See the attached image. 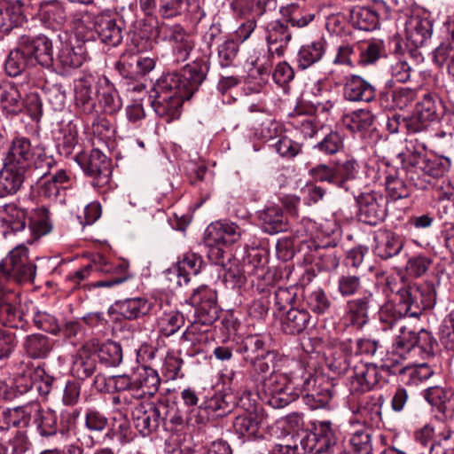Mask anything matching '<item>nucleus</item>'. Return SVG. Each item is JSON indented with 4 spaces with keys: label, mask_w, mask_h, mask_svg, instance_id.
I'll return each mask as SVG.
<instances>
[{
    "label": "nucleus",
    "mask_w": 454,
    "mask_h": 454,
    "mask_svg": "<svg viewBox=\"0 0 454 454\" xmlns=\"http://www.w3.org/2000/svg\"><path fill=\"white\" fill-rule=\"evenodd\" d=\"M85 55L82 47H74L68 44L63 45L54 59V66L63 73L77 68L82 65Z\"/></svg>",
    "instance_id": "nucleus-31"
},
{
    "label": "nucleus",
    "mask_w": 454,
    "mask_h": 454,
    "mask_svg": "<svg viewBox=\"0 0 454 454\" xmlns=\"http://www.w3.org/2000/svg\"><path fill=\"white\" fill-rule=\"evenodd\" d=\"M407 174V169L395 168L387 166L385 172V186L388 197L393 200H397L409 197L411 193L410 185L403 180V175Z\"/></svg>",
    "instance_id": "nucleus-26"
},
{
    "label": "nucleus",
    "mask_w": 454,
    "mask_h": 454,
    "mask_svg": "<svg viewBox=\"0 0 454 454\" xmlns=\"http://www.w3.org/2000/svg\"><path fill=\"white\" fill-rule=\"evenodd\" d=\"M90 347L92 352H98V357L101 362L109 366H116L122 360V350L121 345L114 341H107L99 345L98 341L91 340Z\"/></svg>",
    "instance_id": "nucleus-38"
},
{
    "label": "nucleus",
    "mask_w": 454,
    "mask_h": 454,
    "mask_svg": "<svg viewBox=\"0 0 454 454\" xmlns=\"http://www.w3.org/2000/svg\"><path fill=\"white\" fill-rule=\"evenodd\" d=\"M259 220L264 232L273 235L287 231L288 221L283 209L276 205H269L259 212Z\"/></svg>",
    "instance_id": "nucleus-25"
},
{
    "label": "nucleus",
    "mask_w": 454,
    "mask_h": 454,
    "mask_svg": "<svg viewBox=\"0 0 454 454\" xmlns=\"http://www.w3.org/2000/svg\"><path fill=\"white\" fill-rule=\"evenodd\" d=\"M34 66L27 51L22 49L21 42L18 39L17 46L12 50L4 62V69L9 76L16 77Z\"/></svg>",
    "instance_id": "nucleus-32"
},
{
    "label": "nucleus",
    "mask_w": 454,
    "mask_h": 454,
    "mask_svg": "<svg viewBox=\"0 0 454 454\" xmlns=\"http://www.w3.org/2000/svg\"><path fill=\"white\" fill-rule=\"evenodd\" d=\"M190 301L204 324H211L218 318L219 309L215 290L201 286L193 291Z\"/></svg>",
    "instance_id": "nucleus-15"
},
{
    "label": "nucleus",
    "mask_w": 454,
    "mask_h": 454,
    "mask_svg": "<svg viewBox=\"0 0 454 454\" xmlns=\"http://www.w3.org/2000/svg\"><path fill=\"white\" fill-rule=\"evenodd\" d=\"M95 267L98 271L112 276L109 279L96 282L94 284L95 287H112L129 278L128 272L129 265L124 261L114 263L108 262L104 256L98 255L95 261Z\"/></svg>",
    "instance_id": "nucleus-21"
},
{
    "label": "nucleus",
    "mask_w": 454,
    "mask_h": 454,
    "mask_svg": "<svg viewBox=\"0 0 454 454\" xmlns=\"http://www.w3.org/2000/svg\"><path fill=\"white\" fill-rule=\"evenodd\" d=\"M415 332L406 326H401L395 346L400 356L416 348Z\"/></svg>",
    "instance_id": "nucleus-63"
},
{
    "label": "nucleus",
    "mask_w": 454,
    "mask_h": 454,
    "mask_svg": "<svg viewBox=\"0 0 454 454\" xmlns=\"http://www.w3.org/2000/svg\"><path fill=\"white\" fill-rule=\"evenodd\" d=\"M35 325L51 334H58L61 328L56 317L46 311H41L34 305V310H30Z\"/></svg>",
    "instance_id": "nucleus-53"
},
{
    "label": "nucleus",
    "mask_w": 454,
    "mask_h": 454,
    "mask_svg": "<svg viewBox=\"0 0 454 454\" xmlns=\"http://www.w3.org/2000/svg\"><path fill=\"white\" fill-rule=\"evenodd\" d=\"M291 39L292 33L289 31L287 25L279 21L270 24L266 34L269 54L283 56Z\"/></svg>",
    "instance_id": "nucleus-23"
},
{
    "label": "nucleus",
    "mask_w": 454,
    "mask_h": 454,
    "mask_svg": "<svg viewBox=\"0 0 454 454\" xmlns=\"http://www.w3.org/2000/svg\"><path fill=\"white\" fill-rule=\"evenodd\" d=\"M96 15L89 12L76 13L73 18L76 35L83 41H90L95 37Z\"/></svg>",
    "instance_id": "nucleus-45"
},
{
    "label": "nucleus",
    "mask_w": 454,
    "mask_h": 454,
    "mask_svg": "<svg viewBox=\"0 0 454 454\" xmlns=\"http://www.w3.org/2000/svg\"><path fill=\"white\" fill-rule=\"evenodd\" d=\"M443 112L442 100L436 95L426 93L416 104L415 112L407 121V128L411 132H420L429 122L438 121Z\"/></svg>",
    "instance_id": "nucleus-7"
},
{
    "label": "nucleus",
    "mask_w": 454,
    "mask_h": 454,
    "mask_svg": "<svg viewBox=\"0 0 454 454\" xmlns=\"http://www.w3.org/2000/svg\"><path fill=\"white\" fill-rule=\"evenodd\" d=\"M359 165L353 158H348L345 160H338L334 166V172L339 182L336 186L348 191L347 183L356 178Z\"/></svg>",
    "instance_id": "nucleus-47"
},
{
    "label": "nucleus",
    "mask_w": 454,
    "mask_h": 454,
    "mask_svg": "<svg viewBox=\"0 0 454 454\" xmlns=\"http://www.w3.org/2000/svg\"><path fill=\"white\" fill-rule=\"evenodd\" d=\"M383 99L388 102L387 107L403 110L418 99V90L411 88H398L386 93Z\"/></svg>",
    "instance_id": "nucleus-43"
},
{
    "label": "nucleus",
    "mask_w": 454,
    "mask_h": 454,
    "mask_svg": "<svg viewBox=\"0 0 454 454\" xmlns=\"http://www.w3.org/2000/svg\"><path fill=\"white\" fill-rule=\"evenodd\" d=\"M34 146L25 137H15L10 143L3 162L27 172L32 167Z\"/></svg>",
    "instance_id": "nucleus-16"
},
{
    "label": "nucleus",
    "mask_w": 454,
    "mask_h": 454,
    "mask_svg": "<svg viewBox=\"0 0 454 454\" xmlns=\"http://www.w3.org/2000/svg\"><path fill=\"white\" fill-rule=\"evenodd\" d=\"M29 230L35 239H39L50 233L52 230V223L49 210L44 207L36 208L30 217Z\"/></svg>",
    "instance_id": "nucleus-46"
},
{
    "label": "nucleus",
    "mask_w": 454,
    "mask_h": 454,
    "mask_svg": "<svg viewBox=\"0 0 454 454\" xmlns=\"http://www.w3.org/2000/svg\"><path fill=\"white\" fill-rule=\"evenodd\" d=\"M344 126L351 132H364L368 130L373 124L374 116L371 111L359 109L343 116Z\"/></svg>",
    "instance_id": "nucleus-44"
},
{
    "label": "nucleus",
    "mask_w": 454,
    "mask_h": 454,
    "mask_svg": "<svg viewBox=\"0 0 454 454\" xmlns=\"http://www.w3.org/2000/svg\"><path fill=\"white\" fill-rule=\"evenodd\" d=\"M380 381V372L376 365L362 364L355 368L350 377L349 389L352 394L361 395L373 389Z\"/></svg>",
    "instance_id": "nucleus-20"
},
{
    "label": "nucleus",
    "mask_w": 454,
    "mask_h": 454,
    "mask_svg": "<svg viewBox=\"0 0 454 454\" xmlns=\"http://www.w3.org/2000/svg\"><path fill=\"white\" fill-rule=\"evenodd\" d=\"M184 325V317L176 310L163 313L158 320L160 333L167 337L176 333Z\"/></svg>",
    "instance_id": "nucleus-51"
},
{
    "label": "nucleus",
    "mask_w": 454,
    "mask_h": 454,
    "mask_svg": "<svg viewBox=\"0 0 454 454\" xmlns=\"http://www.w3.org/2000/svg\"><path fill=\"white\" fill-rule=\"evenodd\" d=\"M389 73L392 78L398 82H406L411 78V67L403 57L396 56L391 60Z\"/></svg>",
    "instance_id": "nucleus-62"
},
{
    "label": "nucleus",
    "mask_w": 454,
    "mask_h": 454,
    "mask_svg": "<svg viewBox=\"0 0 454 454\" xmlns=\"http://www.w3.org/2000/svg\"><path fill=\"white\" fill-rule=\"evenodd\" d=\"M309 320L310 315L306 309L291 307L282 320V329L289 334L300 333L307 327Z\"/></svg>",
    "instance_id": "nucleus-40"
},
{
    "label": "nucleus",
    "mask_w": 454,
    "mask_h": 454,
    "mask_svg": "<svg viewBox=\"0 0 454 454\" xmlns=\"http://www.w3.org/2000/svg\"><path fill=\"white\" fill-rule=\"evenodd\" d=\"M358 219L369 225H376L387 216L386 199L375 192L362 193L356 198Z\"/></svg>",
    "instance_id": "nucleus-12"
},
{
    "label": "nucleus",
    "mask_w": 454,
    "mask_h": 454,
    "mask_svg": "<svg viewBox=\"0 0 454 454\" xmlns=\"http://www.w3.org/2000/svg\"><path fill=\"white\" fill-rule=\"evenodd\" d=\"M90 343H86L79 351L73 365L72 372L79 380H85L93 375L97 368L96 356L92 355Z\"/></svg>",
    "instance_id": "nucleus-34"
},
{
    "label": "nucleus",
    "mask_w": 454,
    "mask_h": 454,
    "mask_svg": "<svg viewBox=\"0 0 454 454\" xmlns=\"http://www.w3.org/2000/svg\"><path fill=\"white\" fill-rule=\"evenodd\" d=\"M350 22L360 30L372 31L378 27L380 19L371 8L356 6L350 12Z\"/></svg>",
    "instance_id": "nucleus-41"
},
{
    "label": "nucleus",
    "mask_w": 454,
    "mask_h": 454,
    "mask_svg": "<svg viewBox=\"0 0 454 454\" xmlns=\"http://www.w3.org/2000/svg\"><path fill=\"white\" fill-rule=\"evenodd\" d=\"M38 16L43 26L52 30L61 29L67 20L65 7L58 0L42 3Z\"/></svg>",
    "instance_id": "nucleus-24"
},
{
    "label": "nucleus",
    "mask_w": 454,
    "mask_h": 454,
    "mask_svg": "<svg viewBox=\"0 0 454 454\" xmlns=\"http://www.w3.org/2000/svg\"><path fill=\"white\" fill-rule=\"evenodd\" d=\"M92 78L84 76L74 83L75 106L85 115H92L96 113V102L92 97Z\"/></svg>",
    "instance_id": "nucleus-28"
},
{
    "label": "nucleus",
    "mask_w": 454,
    "mask_h": 454,
    "mask_svg": "<svg viewBox=\"0 0 454 454\" xmlns=\"http://www.w3.org/2000/svg\"><path fill=\"white\" fill-rule=\"evenodd\" d=\"M325 51V42L317 40L302 45L297 53L298 67L306 69L318 62Z\"/></svg>",
    "instance_id": "nucleus-37"
},
{
    "label": "nucleus",
    "mask_w": 454,
    "mask_h": 454,
    "mask_svg": "<svg viewBox=\"0 0 454 454\" xmlns=\"http://www.w3.org/2000/svg\"><path fill=\"white\" fill-rule=\"evenodd\" d=\"M54 165L55 160L51 155L48 154L44 145H37L34 146L32 166L35 169L41 170L43 176H46Z\"/></svg>",
    "instance_id": "nucleus-57"
},
{
    "label": "nucleus",
    "mask_w": 454,
    "mask_h": 454,
    "mask_svg": "<svg viewBox=\"0 0 454 454\" xmlns=\"http://www.w3.org/2000/svg\"><path fill=\"white\" fill-rule=\"evenodd\" d=\"M202 265V260L195 254H185L181 261H179L175 267V270L179 278H183L184 281L187 283L190 280V276H196Z\"/></svg>",
    "instance_id": "nucleus-50"
},
{
    "label": "nucleus",
    "mask_w": 454,
    "mask_h": 454,
    "mask_svg": "<svg viewBox=\"0 0 454 454\" xmlns=\"http://www.w3.org/2000/svg\"><path fill=\"white\" fill-rule=\"evenodd\" d=\"M124 27V20L111 10H104L96 15L95 32L106 45H119L123 39Z\"/></svg>",
    "instance_id": "nucleus-9"
},
{
    "label": "nucleus",
    "mask_w": 454,
    "mask_h": 454,
    "mask_svg": "<svg viewBox=\"0 0 454 454\" xmlns=\"http://www.w3.org/2000/svg\"><path fill=\"white\" fill-rule=\"evenodd\" d=\"M0 106L7 114H18L24 109V98L12 82L0 86Z\"/></svg>",
    "instance_id": "nucleus-30"
},
{
    "label": "nucleus",
    "mask_w": 454,
    "mask_h": 454,
    "mask_svg": "<svg viewBox=\"0 0 454 454\" xmlns=\"http://www.w3.org/2000/svg\"><path fill=\"white\" fill-rule=\"evenodd\" d=\"M116 308L123 317L133 320L147 315L152 309V303L142 297L128 298L117 301Z\"/></svg>",
    "instance_id": "nucleus-35"
},
{
    "label": "nucleus",
    "mask_w": 454,
    "mask_h": 454,
    "mask_svg": "<svg viewBox=\"0 0 454 454\" xmlns=\"http://www.w3.org/2000/svg\"><path fill=\"white\" fill-rule=\"evenodd\" d=\"M53 343L49 337L42 333L27 335L22 341V348L32 359H43L51 351Z\"/></svg>",
    "instance_id": "nucleus-29"
},
{
    "label": "nucleus",
    "mask_w": 454,
    "mask_h": 454,
    "mask_svg": "<svg viewBox=\"0 0 454 454\" xmlns=\"http://www.w3.org/2000/svg\"><path fill=\"white\" fill-rule=\"evenodd\" d=\"M343 147L342 137L336 131L327 134L314 148L325 155L337 153Z\"/></svg>",
    "instance_id": "nucleus-61"
},
{
    "label": "nucleus",
    "mask_w": 454,
    "mask_h": 454,
    "mask_svg": "<svg viewBox=\"0 0 454 454\" xmlns=\"http://www.w3.org/2000/svg\"><path fill=\"white\" fill-rule=\"evenodd\" d=\"M396 303H387L380 309V320L393 328L402 317H418L426 309H432L436 301V291L433 283L421 285L407 283L395 291Z\"/></svg>",
    "instance_id": "nucleus-3"
},
{
    "label": "nucleus",
    "mask_w": 454,
    "mask_h": 454,
    "mask_svg": "<svg viewBox=\"0 0 454 454\" xmlns=\"http://www.w3.org/2000/svg\"><path fill=\"white\" fill-rule=\"evenodd\" d=\"M156 36L162 41L178 43L182 41L187 33L179 24H168L166 22L158 23L155 27Z\"/></svg>",
    "instance_id": "nucleus-55"
},
{
    "label": "nucleus",
    "mask_w": 454,
    "mask_h": 454,
    "mask_svg": "<svg viewBox=\"0 0 454 454\" xmlns=\"http://www.w3.org/2000/svg\"><path fill=\"white\" fill-rule=\"evenodd\" d=\"M354 454H372V434L367 429L356 431L350 438Z\"/></svg>",
    "instance_id": "nucleus-59"
},
{
    "label": "nucleus",
    "mask_w": 454,
    "mask_h": 454,
    "mask_svg": "<svg viewBox=\"0 0 454 454\" xmlns=\"http://www.w3.org/2000/svg\"><path fill=\"white\" fill-rule=\"evenodd\" d=\"M21 47L27 51L33 65L37 63L45 68L54 66L53 46L51 40L44 35H22L19 37Z\"/></svg>",
    "instance_id": "nucleus-11"
},
{
    "label": "nucleus",
    "mask_w": 454,
    "mask_h": 454,
    "mask_svg": "<svg viewBox=\"0 0 454 454\" xmlns=\"http://www.w3.org/2000/svg\"><path fill=\"white\" fill-rule=\"evenodd\" d=\"M434 59L438 66H446L449 74L454 76V46L451 43H442L434 50Z\"/></svg>",
    "instance_id": "nucleus-56"
},
{
    "label": "nucleus",
    "mask_w": 454,
    "mask_h": 454,
    "mask_svg": "<svg viewBox=\"0 0 454 454\" xmlns=\"http://www.w3.org/2000/svg\"><path fill=\"white\" fill-rule=\"evenodd\" d=\"M313 432L307 435L311 443L310 449L315 454L328 453L335 446L337 437L332 427H313Z\"/></svg>",
    "instance_id": "nucleus-33"
},
{
    "label": "nucleus",
    "mask_w": 454,
    "mask_h": 454,
    "mask_svg": "<svg viewBox=\"0 0 454 454\" xmlns=\"http://www.w3.org/2000/svg\"><path fill=\"white\" fill-rule=\"evenodd\" d=\"M241 236V229L234 223H216L207 230L206 244L209 247V256L215 259L223 255L221 245H231Z\"/></svg>",
    "instance_id": "nucleus-10"
},
{
    "label": "nucleus",
    "mask_w": 454,
    "mask_h": 454,
    "mask_svg": "<svg viewBox=\"0 0 454 454\" xmlns=\"http://www.w3.org/2000/svg\"><path fill=\"white\" fill-rule=\"evenodd\" d=\"M240 352L254 372L263 374L272 370L270 376L263 380V400L270 406L275 409L283 408L299 396L290 377L276 371L278 355L266 347L262 336H247L241 343Z\"/></svg>",
    "instance_id": "nucleus-1"
},
{
    "label": "nucleus",
    "mask_w": 454,
    "mask_h": 454,
    "mask_svg": "<svg viewBox=\"0 0 454 454\" xmlns=\"http://www.w3.org/2000/svg\"><path fill=\"white\" fill-rule=\"evenodd\" d=\"M373 241L372 250L374 254L384 260L399 254L404 245L402 237L386 229L376 231Z\"/></svg>",
    "instance_id": "nucleus-18"
},
{
    "label": "nucleus",
    "mask_w": 454,
    "mask_h": 454,
    "mask_svg": "<svg viewBox=\"0 0 454 454\" xmlns=\"http://www.w3.org/2000/svg\"><path fill=\"white\" fill-rule=\"evenodd\" d=\"M433 24L427 18L410 17L405 23L406 39L416 48L427 46L432 37Z\"/></svg>",
    "instance_id": "nucleus-19"
},
{
    "label": "nucleus",
    "mask_w": 454,
    "mask_h": 454,
    "mask_svg": "<svg viewBox=\"0 0 454 454\" xmlns=\"http://www.w3.org/2000/svg\"><path fill=\"white\" fill-rule=\"evenodd\" d=\"M35 273L36 265L29 257L28 248L24 245H19L0 262V286L32 283Z\"/></svg>",
    "instance_id": "nucleus-5"
},
{
    "label": "nucleus",
    "mask_w": 454,
    "mask_h": 454,
    "mask_svg": "<svg viewBox=\"0 0 454 454\" xmlns=\"http://www.w3.org/2000/svg\"><path fill=\"white\" fill-rule=\"evenodd\" d=\"M34 303L23 299L20 290L0 286V323L12 328L27 330V317Z\"/></svg>",
    "instance_id": "nucleus-6"
},
{
    "label": "nucleus",
    "mask_w": 454,
    "mask_h": 454,
    "mask_svg": "<svg viewBox=\"0 0 454 454\" xmlns=\"http://www.w3.org/2000/svg\"><path fill=\"white\" fill-rule=\"evenodd\" d=\"M27 213L15 204H6L0 209V222L12 232L24 230Z\"/></svg>",
    "instance_id": "nucleus-36"
},
{
    "label": "nucleus",
    "mask_w": 454,
    "mask_h": 454,
    "mask_svg": "<svg viewBox=\"0 0 454 454\" xmlns=\"http://www.w3.org/2000/svg\"><path fill=\"white\" fill-rule=\"evenodd\" d=\"M205 63L193 62L178 73L163 74L153 86L151 106L158 116L167 122L178 119L184 100L192 98L206 78Z\"/></svg>",
    "instance_id": "nucleus-2"
},
{
    "label": "nucleus",
    "mask_w": 454,
    "mask_h": 454,
    "mask_svg": "<svg viewBox=\"0 0 454 454\" xmlns=\"http://www.w3.org/2000/svg\"><path fill=\"white\" fill-rule=\"evenodd\" d=\"M392 372L393 374H399L401 381L406 385H418L434 374V371L427 364L407 365Z\"/></svg>",
    "instance_id": "nucleus-39"
},
{
    "label": "nucleus",
    "mask_w": 454,
    "mask_h": 454,
    "mask_svg": "<svg viewBox=\"0 0 454 454\" xmlns=\"http://www.w3.org/2000/svg\"><path fill=\"white\" fill-rule=\"evenodd\" d=\"M308 173L314 182H326L334 185L339 182L335 176L334 167L325 163H320L310 168Z\"/></svg>",
    "instance_id": "nucleus-64"
},
{
    "label": "nucleus",
    "mask_w": 454,
    "mask_h": 454,
    "mask_svg": "<svg viewBox=\"0 0 454 454\" xmlns=\"http://www.w3.org/2000/svg\"><path fill=\"white\" fill-rule=\"evenodd\" d=\"M77 161L84 173L92 178V185L103 188L109 184L112 175L111 160L98 149L89 155H80Z\"/></svg>",
    "instance_id": "nucleus-8"
},
{
    "label": "nucleus",
    "mask_w": 454,
    "mask_h": 454,
    "mask_svg": "<svg viewBox=\"0 0 454 454\" xmlns=\"http://www.w3.org/2000/svg\"><path fill=\"white\" fill-rule=\"evenodd\" d=\"M302 400L311 410L325 407L333 396L332 385L322 377L309 376L303 381V387L300 391Z\"/></svg>",
    "instance_id": "nucleus-13"
},
{
    "label": "nucleus",
    "mask_w": 454,
    "mask_h": 454,
    "mask_svg": "<svg viewBox=\"0 0 454 454\" xmlns=\"http://www.w3.org/2000/svg\"><path fill=\"white\" fill-rule=\"evenodd\" d=\"M345 99L351 102H371L375 98L373 86L359 75L346 78L343 87Z\"/></svg>",
    "instance_id": "nucleus-22"
},
{
    "label": "nucleus",
    "mask_w": 454,
    "mask_h": 454,
    "mask_svg": "<svg viewBox=\"0 0 454 454\" xmlns=\"http://www.w3.org/2000/svg\"><path fill=\"white\" fill-rule=\"evenodd\" d=\"M304 300L307 307L318 315L325 313L332 304L327 294L321 288L306 294Z\"/></svg>",
    "instance_id": "nucleus-54"
},
{
    "label": "nucleus",
    "mask_w": 454,
    "mask_h": 454,
    "mask_svg": "<svg viewBox=\"0 0 454 454\" xmlns=\"http://www.w3.org/2000/svg\"><path fill=\"white\" fill-rule=\"evenodd\" d=\"M187 10V0H159V14L163 19L182 15Z\"/></svg>",
    "instance_id": "nucleus-58"
},
{
    "label": "nucleus",
    "mask_w": 454,
    "mask_h": 454,
    "mask_svg": "<svg viewBox=\"0 0 454 454\" xmlns=\"http://www.w3.org/2000/svg\"><path fill=\"white\" fill-rule=\"evenodd\" d=\"M27 172L3 162L0 170V198L16 194L25 181Z\"/></svg>",
    "instance_id": "nucleus-27"
},
{
    "label": "nucleus",
    "mask_w": 454,
    "mask_h": 454,
    "mask_svg": "<svg viewBox=\"0 0 454 454\" xmlns=\"http://www.w3.org/2000/svg\"><path fill=\"white\" fill-rule=\"evenodd\" d=\"M380 305L373 294L365 293L362 297L349 300L345 306L344 320L347 325L362 329L369 320L368 310Z\"/></svg>",
    "instance_id": "nucleus-14"
},
{
    "label": "nucleus",
    "mask_w": 454,
    "mask_h": 454,
    "mask_svg": "<svg viewBox=\"0 0 454 454\" xmlns=\"http://www.w3.org/2000/svg\"><path fill=\"white\" fill-rule=\"evenodd\" d=\"M342 256V250L336 246L325 245L318 247V262L317 265L323 270L332 271L335 270Z\"/></svg>",
    "instance_id": "nucleus-49"
},
{
    "label": "nucleus",
    "mask_w": 454,
    "mask_h": 454,
    "mask_svg": "<svg viewBox=\"0 0 454 454\" xmlns=\"http://www.w3.org/2000/svg\"><path fill=\"white\" fill-rule=\"evenodd\" d=\"M167 413V407L155 406L154 404H149L148 409L143 411L141 408L137 409L133 415L137 419L136 426H151L154 423V426H160V424H166V419L161 417V413Z\"/></svg>",
    "instance_id": "nucleus-48"
},
{
    "label": "nucleus",
    "mask_w": 454,
    "mask_h": 454,
    "mask_svg": "<svg viewBox=\"0 0 454 454\" xmlns=\"http://www.w3.org/2000/svg\"><path fill=\"white\" fill-rule=\"evenodd\" d=\"M132 396L144 399L153 396L159 389L160 380L155 370L150 367L138 368L133 375Z\"/></svg>",
    "instance_id": "nucleus-17"
},
{
    "label": "nucleus",
    "mask_w": 454,
    "mask_h": 454,
    "mask_svg": "<svg viewBox=\"0 0 454 454\" xmlns=\"http://www.w3.org/2000/svg\"><path fill=\"white\" fill-rule=\"evenodd\" d=\"M31 414V411H27L23 407L0 410V423L6 426H27L30 423Z\"/></svg>",
    "instance_id": "nucleus-52"
},
{
    "label": "nucleus",
    "mask_w": 454,
    "mask_h": 454,
    "mask_svg": "<svg viewBox=\"0 0 454 454\" xmlns=\"http://www.w3.org/2000/svg\"><path fill=\"white\" fill-rule=\"evenodd\" d=\"M450 166L448 157L421 153L410 154L404 162L410 182L420 190L427 189L432 180L444 176Z\"/></svg>",
    "instance_id": "nucleus-4"
},
{
    "label": "nucleus",
    "mask_w": 454,
    "mask_h": 454,
    "mask_svg": "<svg viewBox=\"0 0 454 454\" xmlns=\"http://www.w3.org/2000/svg\"><path fill=\"white\" fill-rule=\"evenodd\" d=\"M362 288L361 278L356 275H341L337 280V290L342 297L355 295Z\"/></svg>",
    "instance_id": "nucleus-60"
},
{
    "label": "nucleus",
    "mask_w": 454,
    "mask_h": 454,
    "mask_svg": "<svg viewBox=\"0 0 454 454\" xmlns=\"http://www.w3.org/2000/svg\"><path fill=\"white\" fill-rule=\"evenodd\" d=\"M97 94L98 102L106 114H113L121 109V98L114 86L107 80L98 84Z\"/></svg>",
    "instance_id": "nucleus-42"
}]
</instances>
